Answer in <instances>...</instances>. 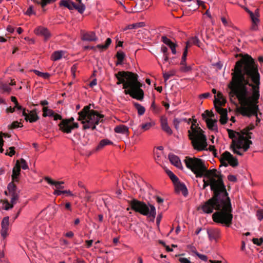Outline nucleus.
<instances>
[{"mask_svg": "<svg viewBox=\"0 0 263 263\" xmlns=\"http://www.w3.org/2000/svg\"><path fill=\"white\" fill-rule=\"evenodd\" d=\"M186 166L190 169L196 177H204L202 189L210 186L212 197L201 206L205 213L211 214L214 222L230 227L232 223L233 214L231 199L229 197L223 181V175L216 169L208 170L204 162L198 158L186 157L184 160Z\"/></svg>", "mask_w": 263, "mask_h": 263, "instance_id": "f257e3e1", "label": "nucleus"}, {"mask_svg": "<svg viewBox=\"0 0 263 263\" xmlns=\"http://www.w3.org/2000/svg\"><path fill=\"white\" fill-rule=\"evenodd\" d=\"M232 75L230 99L236 97L240 104L237 111L243 116H255L257 124L260 121L258 116L260 74L257 65L250 56L246 55L236 63Z\"/></svg>", "mask_w": 263, "mask_h": 263, "instance_id": "f03ea898", "label": "nucleus"}, {"mask_svg": "<svg viewBox=\"0 0 263 263\" xmlns=\"http://www.w3.org/2000/svg\"><path fill=\"white\" fill-rule=\"evenodd\" d=\"M117 85L123 84L124 93L138 100L143 98L142 84L138 80L137 74L129 71H119L116 74Z\"/></svg>", "mask_w": 263, "mask_h": 263, "instance_id": "7ed1b4c3", "label": "nucleus"}, {"mask_svg": "<svg viewBox=\"0 0 263 263\" xmlns=\"http://www.w3.org/2000/svg\"><path fill=\"white\" fill-rule=\"evenodd\" d=\"M21 164L20 161L18 160L16 162V164L12 170V181L9 183L7 186V191H5V194L7 196H10V203L7 199L4 201L5 204V210H8L13 208V205L16 203L19 197L20 190L16 187L14 182H17V178L20 174Z\"/></svg>", "mask_w": 263, "mask_h": 263, "instance_id": "20e7f679", "label": "nucleus"}, {"mask_svg": "<svg viewBox=\"0 0 263 263\" xmlns=\"http://www.w3.org/2000/svg\"><path fill=\"white\" fill-rule=\"evenodd\" d=\"M104 116L97 111L90 110L89 106H86L79 112V120L81 121L84 129H94L96 125L103 120Z\"/></svg>", "mask_w": 263, "mask_h": 263, "instance_id": "39448f33", "label": "nucleus"}, {"mask_svg": "<svg viewBox=\"0 0 263 263\" xmlns=\"http://www.w3.org/2000/svg\"><path fill=\"white\" fill-rule=\"evenodd\" d=\"M254 128V125L252 124L241 132L229 129V137L232 139L233 143H236L237 148H249L250 144H252V141L250 140L252 133L250 130Z\"/></svg>", "mask_w": 263, "mask_h": 263, "instance_id": "423d86ee", "label": "nucleus"}, {"mask_svg": "<svg viewBox=\"0 0 263 263\" xmlns=\"http://www.w3.org/2000/svg\"><path fill=\"white\" fill-rule=\"evenodd\" d=\"M130 206V209L138 212L142 215L152 218L154 220L156 216V210L154 205L148 203L146 204L144 202L139 201L136 199H133L128 201Z\"/></svg>", "mask_w": 263, "mask_h": 263, "instance_id": "0eeeda50", "label": "nucleus"}, {"mask_svg": "<svg viewBox=\"0 0 263 263\" xmlns=\"http://www.w3.org/2000/svg\"><path fill=\"white\" fill-rule=\"evenodd\" d=\"M189 136L194 148H206L207 143L205 136L200 127L192 123L191 129L189 130Z\"/></svg>", "mask_w": 263, "mask_h": 263, "instance_id": "6e6552de", "label": "nucleus"}, {"mask_svg": "<svg viewBox=\"0 0 263 263\" xmlns=\"http://www.w3.org/2000/svg\"><path fill=\"white\" fill-rule=\"evenodd\" d=\"M225 103L226 100L223 98L221 92H218L215 96L214 103L217 112L220 115V122L222 124H226L228 120L227 110L221 107V106L224 105Z\"/></svg>", "mask_w": 263, "mask_h": 263, "instance_id": "1a4fd4ad", "label": "nucleus"}, {"mask_svg": "<svg viewBox=\"0 0 263 263\" xmlns=\"http://www.w3.org/2000/svg\"><path fill=\"white\" fill-rule=\"evenodd\" d=\"M76 3L72 2L71 0H67V8L72 10H77L79 13H83L85 9V6L82 3L81 0H75Z\"/></svg>", "mask_w": 263, "mask_h": 263, "instance_id": "9d476101", "label": "nucleus"}, {"mask_svg": "<svg viewBox=\"0 0 263 263\" xmlns=\"http://www.w3.org/2000/svg\"><path fill=\"white\" fill-rule=\"evenodd\" d=\"M9 228V218L8 216L5 217L1 222V234L3 239H5L8 235Z\"/></svg>", "mask_w": 263, "mask_h": 263, "instance_id": "9b49d317", "label": "nucleus"}, {"mask_svg": "<svg viewBox=\"0 0 263 263\" xmlns=\"http://www.w3.org/2000/svg\"><path fill=\"white\" fill-rule=\"evenodd\" d=\"M222 158L223 159L227 160L229 164L233 167L238 165V160L229 152H224L222 154Z\"/></svg>", "mask_w": 263, "mask_h": 263, "instance_id": "f8f14e48", "label": "nucleus"}, {"mask_svg": "<svg viewBox=\"0 0 263 263\" xmlns=\"http://www.w3.org/2000/svg\"><path fill=\"white\" fill-rule=\"evenodd\" d=\"M43 116L44 117H53L54 120L62 119V117L61 115L55 113L53 110L49 109L47 107H43Z\"/></svg>", "mask_w": 263, "mask_h": 263, "instance_id": "ddd939ff", "label": "nucleus"}, {"mask_svg": "<svg viewBox=\"0 0 263 263\" xmlns=\"http://www.w3.org/2000/svg\"><path fill=\"white\" fill-rule=\"evenodd\" d=\"M34 32L37 35L43 36L46 40L49 39L51 36L50 33L48 29L42 26H39L36 28Z\"/></svg>", "mask_w": 263, "mask_h": 263, "instance_id": "4468645a", "label": "nucleus"}, {"mask_svg": "<svg viewBox=\"0 0 263 263\" xmlns=\"http://www.w3.org/2000/svg\"><path fill=\"white\" fill-rule=\"evenodd\" d=\"M22 115L25 117L26 120H29L30 122H35L39 119V117L35 110L31 111L29 114H27L25 109H22Z\"/></svg>", "mask_w": 263, "mask_h": 263, "instance_id": "2eb2a0df", "label": "nucleus"}, {"mask_svg": "<svg viewBox=\"0 0 263 263\" xmlns=\"http://www.w3.org/2000/svg\"><path fill=\"white\" fill-rule=\"evenodd\" d=\"M81 38L83 41H95L97 40V37L96 35V34L94 32L90 31V32H82L81 33Z\"/></svg>", "mask_w": 263, "mask_h": 263, "instance_id": "dca6fc26", "label": "nucleus"}, {"mask_svg": "<svg viewBox=\"0 0 263 263\" xmlns=\"http://www.w3.org/2000/svg\"><path fill=\"white\" fill-rule=\"evenodd\" d=\"M168 159L171 163L176 167L180 169L183 168L180 160L178 156L173 154H170L168 155Z\"/></svg>", "mask_w": 263, "mask_h": 263, "instance_id": "f3484780", "label": "nucleus"}, {"mask_svg": "<svg viewBox=\"0 0 263 263\" xmlns=\"http://www.w3.org/2000/svg\"><path fill=\"white\" fill-rule=\"evenodd\" d=\"M161 40L164 44L170 47L173 54H175L176 53V47L177 45L175 43L165 36H162Z\"/></svg>", "mask_w": 263, "mask_h": 263, "instance_id": "a211bd4d", "label": "nucleus"}, {"mask_svg": "<svg viewBox=\"0 0 263 263\" xmlns=\"http://www.w3.org/2000/svg\"><path fill=\"white\" fill-rule=\"evenodd\" d=\"M64 184L63 181H55L54 185L56 188L54 190V194L57 195H61L66 194V191H61L64 188L63 185Z\"/></svg>", "mask_w": 263, "mask_h": 263, "instance_id": "6ab92c4d", "label": "nucleus"}, {"mask_svg": "<svg viewBox=\"0 0 263 263\" xmlns=\"http://www.w3.org/2000/svg\"><path fill=\"white\" fill-rule=\"evenodd\" d=\"M114 130L116 133L121 134L126 136H128L129 133L128 128L123 124L115 127Z\"/></svg>", "mask_w": 263, "mask_h": 263, "instance_id": "aec40b11", "label": "nucleus"}, {"mask_svg": "<svg viewBox=\"0 0 263 263\" xmlns=\"http://www.w3.org/2000/svg\"><path fill=\"white\" fill-rule=\"evenodd\" d=\"M208 234L210 239H214L216 241L220 237V232L218 229L208 231Z\"/></svg>", "mask_w": 263, "mask_h": 263, "instance_id": "412c9836", "label": "nucleus"}, {"mask_svg": "<svg viewBox=\"0 0 263 263\" xmlns=\"http://www.w3.org/2000/svg\"><path fill=\"white\" fill-rule=\"evenodd\" d=\"M249 13L250 14L252 22L251 29L253 30H256L257 29V25L259 22V17L253 15V13L251 11H249Z\"/></svg>", "mask_w": 263, "mask_h": 263, "instance_id": "4be33fe9", "label": "nucleus"}, {"mask_svg": "<svg viewBox=\"0 0 263 263\" xmlns=\"http://www.w3.org/2000/svg\"><path fill=\"white\" fill-rule=\"evenodd\" d=\"M137 5H140L141 10L147 9L151 5V0H137Z\"/></svg>", "mask_w": 263, "mask_h": 263, "instance_id": "5701e85b", "label": "nucleus"}, {"mask_svg": "<svg viewBox=\"0 0 263 263\" xmlns=\"http://www.w3.org/2000/svg\"><path fill=\"white\" fill-rule=\"evenodd\" d=\"M177 183L176 185L177 192H181L182 194L183 195V196H186L188 194V192H187V188H186V186L185 185V184L183 183H181L179 181Z\"/></svg>", "mask_w": 263, "mask_h": 263, "instance_id": "b1692460", "label": "nucleus"}, {"mask_svg": "<svg viewBox=\"0 0 263 263\" xmlns=\"http://www.w3.org/2000/svg\"><path fill=\"white\" fill-rule=\"evenodd\" d=\"M145 26V24L144 22H139L133 24H130L127 26L125 28L123 29L124 31H125L128 29H137L138 28H141L144 27Z\"/></svg>", "mask_w": 263, "mask_h": 263, "instance_id": "393cba45", "label": "nucleus"}, {"mask_svg": "<svg viewBox=\"0 0 263 263\" xmlns=\"http://www.w3.org/2000/svg\"><path fill=\"white\" fill-rule=\"evenodd\" d=\"M187 44H189L188 45V48L191 47V46L192 44L196 45L198 46L199 47H200V41H199V39L196 36H194V37H192L190 38V40L186 42V45Z\"/></svg>", "mask_w": 263, "mask_h": 263, "instance_id": "a878e982", "label": "nucleus"}, {"mask_svg": "<svg viewBox=\"0 0 263 263\" xmlns=\"http://www.w3.org/2000/svg\"><path fill=\"white\" fill-rule=\"evenodd\" d=\"M63 54V52L62 51H54L51 55V59L54 61L59 60L62 58Z\"/></svg>", "mask_w": 263, "mask_h": 263, "instance_id": "bb28decb", "label": "nucleus"}, {"mask_svg": "<svg viewBox=\"0 0 263 263\" xmlns=\"http://www.w3.org/2000/svg\"><path fill=\"white\" fill-rule=\"evenodd\" d=\"M134 106L136 109L137 110L138 114L139 115L141 116L144 114L145 111V109L143 106L141 105L138 103H135Z\"/></svg>", "mask_w": 263, "mask_h": 263, "instance_id": "cd10ccee", "label": "nucleus"}, {"mask_svg": "<svg viewBox=\"0 0 263 263\" xmlns=\"http://www.w3.org/2000/svg\"><path fill=\"white\" fill-rule=\"evenodd\" d=\"M166 173L173 183H177L179 182L178 178L172 171L167 170L166 171Z\"/></svg>", "mask_w": 263, "mask_h": 263, "instance_id": "c85d7f7f", "label": "nucleus"}, {"mask_svg": "<svg viewBox=\"0 0 263 263\" xmlns=\"http://www.w3.org/2000/svg\"><path fill=\"white\" fill-rule=\"evenodd\" d=\"M36 7L33 5L29 6V8L27 9V11L25 12V14L28 16H31L32 15H35L36 11L35 9Z\"/></svg>", "mask_w": 263, "mask_h": 263, "instance_id": "c756f323", "label": "nucleus"}, {"mask_svg": "<svg viewBox=\"0 0 263 263\" xmlns=\"http://www.w3.org/2000/svg\"><path fill=\"white\" fill-rule=\"evenodd\" d=\"M32 71L37 76L42 77L45 79H48L50 76V74L48 72H42L37 70H33Z\"/></svg>", "mask_w": 263, "mask_h": 263, "instance_id": "7c9ffc66", "label": "nucleus"}, {"mask_svg": "<svg viewBox=\"0 0 263 263\" xmlns=\"http://www.w3.org/2000/svg\"><path fill=\"white\" fill-rule=\"evenodd\" d=\"M181 67L180 70L182 72H187L191 70L192 68L190 66H187L186 61H181L180 62Z\"/></svg>", "mask_w": 263, "mask_h": 263, "instance_id": "2f4dec72", "label": "nucleus"}, {"mask_svg": "<svg viewBox=\"0 0 263 263\" xmlns=\"http://www.w3.org/2000/svg\"><path fill=\"white\" fill-rule=\"evenodd\" d=\"M167 48L165 46H162L161 51L163 53V61L166 62L168 60V53Z\"/></svg>", "mask_w": 263, "mask_h": 263, "instance_id": "473e14b6", "label": "nucleus"}, {"mask_svg": "<svg viewBox=\"0 0 263 263\" xmlns=\"http://www.w3.org/2000/svg\"><path fill=\"white\" fill-rule=\"evenodd\" d=\"M99 146L103 147L105 146H114L113 143L108 139H103L100 142Z\"/></svg>", "mask_w": 263, "mask_h": 263, "instance_id": "72a5a7b5", "label": "nucleus"}, {"mask_svg": "<svg viewBox=\"0 0 263 263\" xmlns=\"http://www.w3.org/2000/svg\"><path fill=\"white\" fill-rule=\"evenodd\" d=\"M111 43V40L110 38H107L105 42V45H98L97 48L101 49H106Z\"/></svg>", "mask_w": 263, "mask_h": 263, "instance_id": "f704fd0d", "label": "nucleus"}, {"mask_svg": "<svg viewBox=\"0 0 263 263\" xmlns=\"http://www.w3.org/2000/svg\"><path fill=\"white\" fill-rule=\"evenodd\" d=\"M78 127L77 123H74L72 125H70V122L67 120V133H70L71 129L77 128Z\"/></svg>", "mask_w": 263, "mask_h": 263, "instance_id": "c9c22d12", "label": "nucleus"}, {"mask_svg": "<svg viewBox=\"0 0 263 263\" xmlns=\"http://www.w3.org/2000/svg\"><path fill=\"white\" fill-rule=\"evenodd\" d=\"M55 0H41V6L43 9V11H45V7L48 5L54 2H55Z\"/></svg>", "mask_w": 263, "mask_h": 263, "instance_id": "e433bc0d", "label": "nucleus"}, {"mask_svg": "<svg viewBox=\"0 0 263 263\" xmlns=\"http://www.w3.org/2000/svg\"><path fill=\"white\" fill-rule=\"evenodd\" d=\"M221 20L225 27H232L233 25L230 20H227L224 17H222Z\"/></svg>", "mask_w": 263, "mask_h": 263, "instance_id": "4c0bfd02", "label": "nucleus"}, {"mask_svg": "<svg viewBox=\"0 0 263 263\" xmlns=\"http://www.w3.org/2000/svg\"><path fill=\"white\" fill-rule=\"evenodd\" d=\"M10 138V136L7 134H4L2 133L0 134V148L3 147L4 142V138Z\"/></svg>", "mask_w": 263, "mask_h": 263, "instance_id": "58836bf2", "label": "nucleus"}, {"mask_svg": "<svg viewBox=\"0 0 263 263\" xmlns=\"http://www.w3.org/2000/svg\"><path fill=\"white\" fill-rule=\"evenodd\" d=\"M233 153L239 156H243L244 153H246L248 149H232Z\"/></svg>", "mask_w": 263, "mask_h": 263, "instance_id": "ea45409f", "label": "nucleus"}, {"mask_svg": "<svg viewBox=\"0 0 263 263\" xmlns=\"http://www.w3.org/2000/svg\"><path fill=\"white\" fill-rule=\"evenodd\" d=\"M11 100L12 102H13L15 104V107L17 108V110H22L23 109L22 106L18 104V102H17V99L15 97L12 96L11 97Z\"/></svg>", "mask_w": 263, "mask_h": 263, "instance_id": "a19ab883", "label": "nucleus"}, {"mask_svg": "<svg viewBox=\"0 0 263 263\" xmlns=\"http://www.w3.org/2000/svg\"><path fill=\"white\" fill-rule=\"evenodd\" d=\"M0 89L4 92H9L11 90L10 86L7 84H2L0 85Z\"/></svg>", "mask_w": 263, "mask_h": 263, "instance_id": "79ce46f5", "label": "nucleus"}, {"mask_svg": "<svg viewBox=\"0 0 263 263\" xmlns=\"http://www.w3.org/2000/svg\"><path fill=\"white\" fill-rule=\"evenodd\" d=\"M19 161L20 164H21V168H22L23 170H27L28 168V166L24 159L21 158Z\"/></svg>", "mask_w": 263, "mask_h": 263, "instance_id": "37998d69", "label": "nucleus"}, {"mask_svg": "<svg viewBox=\"0 0 263 263\" xmlns=\"http://www.w3.org/2000/svg\"><path fill=\"white\" fill-rule=\"evenodd\" d=\"M125 57V54L123 52L118 51L117 53V59L120 62H122Z\"/></svg>", "mask_w": 263, "mask_h": 263, "instance_id": "c03bdc74", "label": "nucleus"}, {"mask_svg": "<svg viewBox=\"0 0 263 263\" xmlns=\"http://www.w3.org/2000/svg\"><path fill=\"white\" fill-rule=\"evenodd\" d=\"M174 75V72L173 71H171L169 72H165L163 73V78L164 80L166 81L168 80L171 77Z\"/></svg>", "mask_w": 263, "mask_h": 263, "instance_id": "a18cd8bd", "label": "nucleus"}, {"mask_svg": "<svg viewBox=\"0 0 263 263\" xmlns=\"http://www.w3.org/2000/svg\"><path fill=\"white\" fill-rule=\"evenodd\" d=\"M189 44H187L186 46H185V48L184 50V51H183V55H182V58H181V61H186V57H187V52H188V51H187V49H188V45H189Z\"/></svg>", "mask_w": 263, "mask_h": 263, "instance_id": "49530a36", "label": "nucleus"}, {"mask_svg": "<svg viewBox=\"0 0 263 263\" xmlns=\"http://www.w3.org/2000/svg\"><path fill=\"white\" fill-rule=\"evenodd\" d=\"M252 241L255 245L260 246L263 242V238L261 237L259 239L253 238Z\"/></svg>", "mask_w": 263, "mask_h": 263, "instance_id": "de8ad7c7", "label": "nucleus"}, {"mask_svg": "<svg viewBox=\"0 0 263 263\" xmlns=\"http://www.w3.org/2000/svg\"><path fill=\"white\" fill-rule=\"evenodd\" d=\"M59 127L64 133L66 132V119H63L61 123L59 124Z\"/></svg>", "mask_w": 263, "mask_h": 263, "instance_id": "09e8293b", "label": "nucleus"}, {"mask_svg": "<svg viewBox=\"0 0 263 263\" xmlns=\"http://www.w3.org/2000/svg\"><path fill=\"white\" fill-rule=\"evenodd\" d=\"M194 253L200 259L203 261H207L208 257L206 255L200 254L197 251H194Z\"/></svg>", "mask_w": 263, "mask_h": 263, "instance_id": "8fccbe9b", "label": "nucleus"}, {"mask_svg": "<svg viewBox=\"0 0 263 263\" xmlns=\"http://www.w3.org/2000/svg\"><path fill=\"white\" fill-rule=\"evenodd\" d=\"M256 216L259 220L263 219V210H258L256 212Z\"/></svg>", "mask_w": 263, "mask_h": 263, "instance_id": "3c124183", "label": "nucleus"}, {"mask_svg": "<svg viewBox=\"0 0 263 263\" xmlns=\"http://www.w3.org/2000/svg\"><path fill=\"white\" fill-rule=\"evenodd\" d=\"M152 125H153L151 123H146L145 124H143L141 125V128L144 130H147L149 129L152 126Z\"/></svg>", "mask_w": 263, "mask_h": 263, "instance_id": "603ef678", "label": "nucleus"}, {"mask_svg": "<svg viewBox=\"0 0 263 263\" xmlns=\"http://www.w3.org/2000/svg\"><path fill=\"white\" fill-rule=\"evenodd\" d=\"M162 129L165 132H166L167 134H168L169 135H171L172 134V129H171V128L170 127V126H168V124L164 126H163V127H162Z\"/></svg>", "mask_w": 263, "mask_h": 263, "instance_id": "864d4df0", "label": "nucleus"}, {"mask_svg": "<svg viewBox=\"0 0 263 263\" xmlns=\"http://www.w3.org/2000/svg\"><path fill=\"white\" fill-rule=\"evenodd\" d=\"M182 119H178V118H175L174 119V121H173V124H174V125L175 126V127L176 128V129H178V127H179V125L180 124V123L182 121Z\"/></svg>", "mask_w": 263, "mask_h": 263, "instance_id": "5fc2aeb1", "label": "nucleus"}, {"mask_svg": "<svg viewBox=\"0 0 263 263\" xmlns=\"http://www.w3.org/2000/svg\"><path fill=\"white\" fill-rule=\"evenodd\" d=\"M79 153L82 155H86L87 156H90L91 154V151H87L86 149H81Z\"/></svg>", "mask_w": 263, "mask_h": 263, "instance_id": "6e6d98bb", "label": "nucleus"}, {"mask_svg": "<svg viewBox=\"0 0 263 263\" xmlns=\"http://www.w3.org/2000/svg\"><path fill=\"white\" fill-rule=\"evenodd\" d=\"M167 124H168V123H167V118L166 117H162L161 118V128L163 127V126H164L165 125H167Z\"/></svg>", "mask_w": 263, "mask_h": 263, "instance_id": "4d7b16f0", "label": "nucleus"}, {"mask_svg": "<svg viewBox=\"0 0 263 263\" xmlns=\"http://www.w3.org/2000/svg\"><path fill=\"white\" fill-rule=\"evenodd\" d=\"M77 197L76 194L72 193L70 190H67V198H74Z\"/></svg>", "mask_w": 263, "mask_h": 263, "instance_id": "13d9d810", "label": "nucleus"}, {"mask_svg": "<svg viewBox=\"0 0 263 263\" xmlns=\"http://www.w3.org/2000/svg\"><path fill=\"white\" fill-rule=\"evenodd\" d=\"M202 116L203 118H205V116H207L208 117H214V114L212 112L207 110L205 111V114H202Z\"/></svg>", "mask_w": 263, "mask_h": 263, "instance_id": "bf43d9fd", "label": "nucleus"}, {"mask_svg": "<svg viewBox=\"0 0 263 263\" xmlns=\"http://www.w3.org/2000/svg\"><path fill=\"white\" fill-rule=\"evenodd\" d=\"M10 151V152H8V149H7V151H6V152L5 153V155H8L10 157H12V156H13L15 153V152L14 151V149H9Z\"/></svg>", "mask_w": 263, "mask_h": 263, "instance_id": "052dcab7", "label": "nucleus"}, {"mask_svg": "<svg viewBox=\"0 0 263 263\" xmlns=\"http://www.w3.org/2000/svg\"><path fill=\"white\" fill-rule=\"evenodd\" d=\"M228 179L229 181L233 182H235L237 181L236 177L233 175H229L228 176Z\"/></svg>", "mask_w": 263, "mask_h": 263, "instance_id": "680f3d73", "label": "nucleus"}, {"mask_svg": "<svg viewBox=\"0 0 263 263\" xmlns=\"http://www.w3.org/2000/svg\"><path fill=\"white\" fill-rule=\"evenodd\" d=\"M6 30L10 32V33H13L14 30H15V28L14 27H13L11 25H8L6 27Z\"/></svg>", "mask_w": 263, "mask_h": 263, "instance_id": "e2e57ef3", "label": "nucleus"}, {"mask_svg": "<svg viewBox=\"0 0 263 263\" xmlns=\"http://www.w3.org/2000/svg\"><path fill=\"white\" fill-rule=\"evenodd\" d=\"M195 3L196 4L197 7H198L199 6H203V8H205L204 3L203 1H200V0H196V1H195Z\"/></svg>", "mask_w": 263, "mask_h": 263, "instance_id": "0e129e2a", "label": "nucleus"}, {"mask_svg": "<svg viewBox=\"0 0 263 263\" xmlns=\"http://www.w3.org/2000/svg\"><path fill=\"white\" fill-rule=\"evenodd\" d=\"M220 161L222 165H223V166H228L229 163L227 162V161L223 159L222 154L221 155V156H220Z\"/></svg>", "mask_w": 263, "mask_h": 263, "instance_id": "69168bd1", "label": "nucleus"}, {"mask_svg": "<svg viewBox=\"0 0 263 263\" xmlns=\"http://www.w3.org/2000/svg\"><path fill=\"white\" fill-rule=\"evenodd\" d=\"M20 123L17 121L13 122L11 124L12 128H16L20 126Z\"/></svg>", "mask_w": 263, "mask_h": 263, "instance_id": "338daca9", "label": "nucleus"}, {"mask_svg": "<svg viewBox=\"0 0 263 263\" xmlns=\"http://www.w3.org/2000/svg\"><path fill=\"white\" fill-rule=\"evenodd\" d=\"M45 180L48 183L51 185H54L55 181L52 180L50 178L46 177L45 178Z\"/></svg>", "mask_w": 263, "mask_h": 263, "instance_id": "774afa93", "label": "nucleus"}]
</instances>
